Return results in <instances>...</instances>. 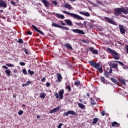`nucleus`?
Segmentation results:
<instances>
[{
    "mask_svg": "<svg viewBox=\"0 0 128 128\" xmlns=\"http://www.w3.org/2000/svg\"><path fill=\"white\" fill-rule=\"evenodd\" d=\"M88 62L92 68H96L98 70H99V72H100V74H102V67L100 66V63H96L94 62V60H90Z\"/></svg>",
    "mask_w": 128,
    "mask_h": 128,
    "instance_id": "nucleus-1",
    "label": "nucleus"
},
{
    "mask_svg": "<svg viewBox=\"0 0 128 128\" xmlns=\"http://www.w3.org/2000/svg\"><path fill=\"white\" fill-rule=\"evenodd\" d=\"M62 12L64 14H68V16H70L72 18H76V20H84V18L74 13H70V12H68L66 10H63Z\"/></svg>",
    "mask_w": 128,
    "mask_h": 128,
    "instance_id": "nucleus-2",
    "label": "nucleus"
},
{
    "mask_svg": "<svg viewBox=\"0 0 128 128\" xmlns=\"http://www.w3.org/2000/svg\"><path fill=\"white\" fill-rule=\"evenodd\" d=\"M107 50L108 52H110L112 56L114 58V60H120V56H118V54L116 52V50L110 48H107Z\"/></svg>",
    "mask_w": 128,
    "mask_h": 128,
    "instance_id": "nucleus-3",
    "label": "nucleus"
},
{
    "mask_svg": "<svg viewBox=\"0 0 128 128\" xmlns=\"http://www.w3.org/2000/svg\"><path fill=\"white\" fill-rule=\"evenodd\" d=\"M64 89L58 92H58H55L54 94V96H56V98H60V100H62L64 98Z\"/></svg>",
    "mask_w": 128,
    "mask_h": 128,
    "instance_id": "nucleus-4",
    "label": "nucleus"
},
{
    "mask_svg": "<svg viewBox=\"0 0 128 128\" xmlns=\"http://www.w3.org/2000/svg\"><path fill=\"white\" fill-rule=\"evenodd\" d=\"M68 114H71L72 116H78V114L76 112L74 111V110H68L66 112H64L63 114L64 116H68Z\"/></svg>",
    "mask_w": 128,
    "mask_h": 128,
    "instance_id": "nucleus-5",
    "label": "nucleus"
},
{
    "mask_svg": "<svg viewBox=\"0 0 128 128\" xmlns=\"http://www.w3.org/2000/svg\"><path fill=\"white\" fill-rule=\"evenodd\" d=\"M122 12V7L114 9V14L116 16H120Z\"/></svg>",
    "mask_w": 128,
    "mask_h": 128,
    "instance_id": "nucleus-6",
    "label": "nucleus"
},
{
    "mask_svg": "<svg viewBox=\"0 0 128 128\" xmlns=\"http://www.w3.org/2000/svg\"><path fill=\"white\" fill-rule=\"evenodd\" d=\"M71 30L74 34H86L84 30L80 29H72Z\"/></svg>",
    "mask_w": 128,
    "mask_h": 128,
    "instance_id": "nucleus-7",
    "label": "nucleus"
},
{
    "mask_svg": "<svg viewBox=\"0 0 128 128\" xmlns=\"http://www.w3.org/2000/svg\"><path fill=\"white\" fill-rule=\"evenodd\" d=\"M61 108L62 106H58V107L51 110L49 112L50 114H54V112H58L60 110V109Z\"/></svg>",
    "mask_w": 128,
    "mask_h": 128,
    "instance_id": "nucleus-8",
    "label": "nucleus"
},
{
    "mask_svg": "<svg viewBox=\"0 0 128 128\" xmlns=\"http://www.w3.org/2000/svg\"><path fill=\"white\" fill-rule=\"evenodd\" d=\"M6 6H8V5L6 3V2L3 0H0V7L6 8Z\"/></svg>",
    "mask_w": 128,
    "mask_h": 128,
    "instance_id": "nucleus-9",
    "label": "nucleus"
},
{
    "mask_svg": "<svg viewBox=\"0 0 128 128\" xmlns=\"http://www.w3.org/2000/svg\"><path fill=\"white\" fill-rule=\"evenodd\" d=\"M104 20H106L109 24H116V22H114V20H112L110 18L104 17Z\"/></svg>",
    "mask_w": 128,
    "mask_h": 128,
    "instance_id": "nucleus-10",
    "label": "nucleus"
},
{
    "mask_svg": "<svg viewBox=\"0 0 128 128\" xmlns=\"http://www.w3.org/2000/svg\"><path fill=\"white\" fill-rule=\"evenodd\" d=\"M89 50L91 52L94 54H98V50H94L92 47L90 48Z\"/></svg>",
    "mask_w": 128,
    "mask_h": 128,
    "instance_id": "nucleus-11",
    "label": "nucleus"
},
{
    "mask_svg": "<svg viewBox=\"0 0 128 128\" xmlns=\"http://www.w3.org/2000/svg\"><path fill=\"white\" fill-rule=\"evenodd\" d=\"M41 2L44 4L46 8H50V4L48 1L46 0H42Z\"/></svg>",
    "mask_w": 128,
    "mask_h": 128,
    "instance_id": "nucleus-12",
    "label": "nucleus"
},
{
    "mask_svg": "<svg viewBox=\"0 0 128 128\" xmlns=\"http://www.w3.org/2000/svg\"><path fill=\"white\" fill-rule=\"evenodd\" d=\"M119 28L120 30V32L122 34H126V30H124V28L122 25L119 26Z\"/></svg>",
    "mask_w": 128,
    "mask_h": 128,
    "instance_id": "nucleus-13",
    "label": "nucleus"
},
{
    "mask_svg": "<svg viewBox=\"0 0 128 128\" xmlns=\"http://www.w3.org/2000/svg\"><path fill=\"white\" fill-rule=\"evenodd\" d=\"M54 14H55V16H56V18H60L61 20H64V16L63 14L55 12H54Z\"/></svg>",
    "mask_w": 128,
    "mask_h": 128,
    "instance_id": "nucleus-14",
    "label": "nucleus"
},
{
    "mask_svg": "<svg viewBox=\"0 0 128 128\" xmlns=\"http://www.w3.org/2000/svg\"><path fill=\"white\" fill-rule=\"evenodd\" d=\"M122 14H128V7H122Z\"/></svg>",
    "mask_w": 128,
    "mask_h": 128,
    "instance_id": "nucleus-15",
    "label": "nucleus"
},
{
    "mask_svg": "<svg viewBox=\"0 0 128 128\" xmlns=\"http://www.w3.org/2000/svg\"><path fill=\"white\" fill-rule=\"evenodd\" d=\"M79 14L84 16H90V14L88 12H82V11L79 12Z\"/></svg>",
    "mask_w": 128,
    "mask_h": 128,
    "instance_id": "nucleus-16",
    "label": "nucleus"
},
{
    "mask_svg": "<svg viewBox=\"0 0 128 128\" xmlns=\"http://www.w3.org/2000/svg\"><path fill=\"white\" fill-rule=\"evenodd\" d=\"M65 22L68 24V26H73L72 22L71 20L70 19H66L64 20Z\"/></svg>",
    "mask_w": 128,
    "mask_h": 128,
    "instance_id": "nucleus-17",
    "label": "nucleus"
},
{
    "mask_svg": "<svg viewBox=\"0 0 128 128\" xmlns=\"http://www.w3.org/2000/svg\"><path fill=\"white\" fill-rule=\"evenodd\" d=\"M57 78L58 80H56V82H62V74H57Z\"/></svg>",
    "mask_w": 128,
    "mask_h": 128,
    "instance_id": "nucleus-18",
    "label": "nucleus"
},
{
    "mask_svg": "<svg viewBox=\"0 0 128 128\" xmlns=\"http://www.w3.org/2000/svg\"><path fill=\"white\" fill-rule=\"evenodd\" d=\"M64 6L66 8H68V10H72V6H70V4H68L66 3H64Z\"/></svg>",
    "mask_w": 128,
    "mask_h": 128,
    "instance_id": "nucleus-19",
    "label": "nucleus"
},
{
    "mask_svg": "<svg viewBox=\"0 0 128 128\" xmlns=\"http://www.w3.org/2000/svg\"><path fill=\"white\" fill-rule=\"evenodd\" d=\"M64 46L65 48H68L69 50H72V46L70 45V44L68 43H66L64 45Z\"/></svg>",
    "mask_w": 128,
    "mask_h": 128,
    "instance_id": "nucleus-20",
    "label": "nucleus"
},
{
    "mask_svg": "<svg viewBox=\"0 0 128 128\" xmlns=\"http://www.w3.org/2000/svg\"><path fill=\"white\" fill-rule=\"evenodd\" d=\"M78 106L82 110H86V106L82 103H78Z\"/></svg>",
    "mask_w": 128,
    "mask_h": 128,
    "instance_id": "nucleus-21",
    "label": "nucleus"
},
{
    "mask_svg": "<svg viewBox=\"0 0 128 128\" xmlns=\"http://www.w3.org/2000/svg\"><path fill=\"white\" fill-rule=\"evenodd\" d=\"M46 94L44 92H41L40 93V98H42V100H44V98H46Z\"/></svg>",
    "mask_w": 128,
    "mask_h": 128,
    "instance_id": "nucleus-22",
    "label": "nucleus"
},
{
    "mask_svg": "<svg viewBox=\"0 0 128 128\" xmlns=\"http://www.w3.org/2000/svg\"><path fill=\"white\" fill-rule=\"evenodd\" d=\"M112 126H114L116 128H118L120 126V124H118L116 122H114L112 124Z\"/></svg>",
    "mask_w": 128,
    "mask_h": 128,
    "instance_id": "nucleus-23",
    "label": "nucleus"
},
{
    "mask_svg": "<svg viewBox=\"0 0 128 128\" xmlns=\"http://www.w3.org/2000/svg\"><path fill=\"white\" fill-rule=\"evenodd\" d=\"M98 118H95L93 119L92 124H98Z\"/></svg>",
    "mask_w": 128,
    "mask_h": 128,
    "instance_id": "nucleus-24",
    "label": "nucleus"
},
{
    "mask_svg": "<svg viewBox=\"0 0 128 128\" xmlns=\"http://www.w3.org/2000/svg\"><path fill=\"white\" fill-rule=\"evenodd\" d=\"M52 26H54V28H62V26L58 25L56 23H52Z\"/></svg>",
    "mask_w": 128,
    "mask_h": 128,
    "instance_id": "nucleus-25",
    "label": "nucleus"
},
{
    "mask_svg": "<svg viewBox=\"0 0 128 128\" xmlns=\"http://www.w3.org/2000/svg\"><path fill=\"white\" fill-rule=\"evenodd\" d=\"M74 86H82V84H80V81H77L74 82Z\"/></svg>",
    "mask_w": 128,
    "mask_h": 128,
    "instance_id": "nucleus-26",
    "label": "nucleus"
},
{
    "mask_svg": "<svg viewBox=\"0 0 128 128\" xmlns=\"http://www.w3.org/2000/svg\"><path fill=\"white\" fill-rule=\"evenodd\" d=\"M110 68H118V64H110Z\"/></svg>",
    "mask_w": 128,
    "mask_h": 128,
    "instance_id": "nucleus-27",
    "label": "nucleus"
},
{
    "mask_svg": "<svg viewBox=\"0 0 128 128\" xmlns=\"http://www.w3.org/2000/svg\"><path fill=\"white\" fill-rule=\"evenodd\" d=\"M110 80H112V82H114V84H118V80L113 78H111Z\"/></svg>",
    "mask_w": 128,
    "mask_h": 128,
    "instance_id": "nucleus-28",
    "label": "nucleus"
},
{
    "mask_svg": "<svg viewBox=\"0 0 128 128\" xmlns=\"http://www.w3.org/2000/svg\"><path fill=\"white\" fill-rule=\"evenodd\" d=\"M66 88H67L68 90V92H70L72 90V88H70V84H66Z\"/></svg>",
    "mask_w": 128,
    "mask_h": 128,
    "instance_id": "nucleus-29",
    "label": "nucleus"
},
{
    "mask_svg": "<svg viewBox=\"0 0 128 128\" xmlns=\"http://www.w3.org/2000/svg\"><path fill=\"white\" fill-rule=\"evenodd\" d=\"M104 76H106V78H110V76H109L110 74L107 71L104 72Z\"/></svg>",
    "mask_w": 128,
    "mask_h": 128,
    "instance_id": "nucleus-30",
    "label": "nucleus"
},
{
    "mask_svg": "<svg viewBox=\"0 0 128 128\" xmlns=\"http://www.w3.org/2000/svg\"><path fill=\"white\" fill-rule=\"evenodd\" d=\"M75 24H76V26H80V28H82L84 26V24L80 22H74Z\"/></svg>",
    "mask_w": 128,
    "mask_h": 128,
    "instance_id": "nucleus-31",
    "label": "nucleus"
},
{
    "mask_svg": "<svg viewBox=\"0 0 128 128\" xmlns=\"http://www.w3.org/2000/svg\"><path fill=\"white\" fill-rule=\"evenodd\" d=\"M5 73H6V74H7V76H10V70H5Z\"/></svg>",
    "mask_w": 128,
    "mask_h": 128,
    "instance_id": "nucleus-32",
    "label": "nucleus"
},
{
    "mask_svg": "<svg viewBox=\"0 0 128 128\" xmlns=\"http://www.w3.org/2000/svg\"><path fill=\"white\" fill-rule=\"evenodd\" d=\"M100 80L102 82H103V84H104V82H106V78H104V76H101L100 78Z\"/></svg>",
    "mask_w": 128,
    "mask_h": 128,
    "instance_id": "nucleus-33",
    "label": "nucleus"
},
{
    "mask_svg": "<svg viewBox=\"0 0 128 128\" xmlns=\"http://www.w3.org/2000/svg\"><path fill=\"white\" fill-rule=\"evenodd\" d=\"M28 73L29 74H30V76H32V74H34V71H31L30 69H29L28 70Z\"/></svg>",
    "mask_w": 128,
    "mask_h": 128,
    "instance_id": "nucleus-34",
    "label": "nucleus"
},
{
    "mask_svg": "<svg viewBox=\"0 0 128 128\" xmlns=\"http://www.w3.org/2000/svg\"><path fill=\"white\" fill-rule=\"evenodd\" d=\"M114 62H118V64H121V66H124V64L120 61H114Z\"/></svg>",
    "mask_w": 128,
    "mask_h": 128,
    "instance_id": "nucleus-35",
    "label": "nucleus"
},
{
    "mask_svg": "<svg viewBox=\"0 0 128 128\" xmlns=\"http://www.w3.org/2000/svg\"><path fill=\"white\" fill-rule=\"evenodd\" d=\"M32 28L35 30H36V32H38V28L36 26L34 25H32Z\"/></svg>",
    "mask_w": 128,
    "mask_h": 128,
    "instance_id": "nucleus-36",
    "label": "nucleus"
},
{
    "mask_svg": "<svg viewBox=\"0 0 128 128\" xmlns=\"http://www.w3.org/2000/svg\"><path fill=\"white\" fill-rule=\"evenodd\" d=\"M119 80L121 84H126V81H124V80L120 79Z\"/></svg>",
    "mask_w": 128,
    "mask_h": 128,
    "instance_id": "nucleus-37",
    "label": "nucleus"
},
{
    "mask_svg": "<svg viewBox=\"0 0 128 128\" xmlns=\"http://www.w3.org/2000/svg\"><path fill=\"white\" fill-rule=\"evenodd\" d=\"M22 74H25V75L28 74V72H26V69L22 70Z\"/></svg>",
    "mask_w": 128,
    "mask_h": 128,
    "instance_id": "nucleus-38",
    "label": "nucleus"
},
{
    "mask_svg": "<svg viewBox=\"0 0 128 128\" xmlns=\"http://www.w3.org/2000/svg\"><path fill=\"white\" fill-rule=\"evenodd\" d=\"M22 114H24V111H22V110H21L18 112V114L19 116H22Z\"/></svg>",
    "mask_w": 128,
    "mask_h": 128,
    "instance_id": "nucleus-39",
    "label": "nucleus"
},
{
    "mask_svg": "<svg viewBox=\"0 0 128 128\" xmlns=\"http://www.w3.org/2000/svg\"><path fill=\"white\" fill-rule=\"evenodd\" d=\"M6 66H9V68L14 66L12 64H6Z\"/></svg>",
    "mask_w": 128,
    "mask_h": 128,
    "instance_id": "nucleus-40",
    "label": "nucleus"
},
{
    "mask_svg": "<svg viewBox=\"0 0 128 128\" xmlns=\"http://www.w3.org/2000/svg\"><path fill=\"white\" fill-rule=\"evenodd\" d=\"M62 28H60L62 30L63 28H64V30H70L69 28H68V27H64L62 26Z\"/></svg>",
    "mask_w": 128,
    "mask_h": 128,
    "instance_id": "nucleus-41",
    "label": "nucleus"
},
{
    "mask_svg": "<svg viewBox=\"0 0 128 128\" xmlns=\"http://www.w3.org/2000/svg\"><path fill=\"white\" fill-rule=\"evenodd\" d=\"M18 42V44H22V42H24V41L22 40V39H19Z\"/></svg>",
    "mask_w": 128,
    "mask_h": 128,
    "instance_id": "nucleus-42",
    "label": "nucleus"
},
{
    "mask_svg": "<svg viewBox=\"0 0 128 128\" xmlns=\"http://www.w3.org/2000/svg\"><path fill=\"white\" fill-rule=\"evenodd\" d=\"M62 123H60L58 126V128H62Z\"/></svg>",
    "mask_w": 128,
    "mask_h": 128,
    "instance_id": "nucleus-43",
    "label": "nucleus"
},
{
    "mask_svg": "<svg viewBox=\"0 0 128 128\" xmlns=\"http://www.w3.org/2000/svg\"><path fill=\"white\" fill-rule=\"evenodd\" d=\"M19 64H20V66H26V63L24 62H20L19 63Z\"/></svg>",
    "mask_w": 128,
    "mask_h": 128,
    "instance_id": "nucleus-44",
    "label": "nucleus"
},
{
    "mask_svg": "<svg viewBox=\"0 0 128 128\" xmlns=\"http://www.w3.org/2000/svg\"><path fill=\"white\" fill-rule=\"evenodd\" d=\"M30 84H32V82L30 81H28L26 82V86H30Z\"/></svg>",
    "mask_w": 128,
    "mask_h": 128,
    "instance_id": "nucleus-45",
    "label": "nucleus"
},
{
    "mask_svg": "<svg viewBox=\"0 0 128 128\" xmlns=\"http://www.w3.org/2000/svg\"><path fill=\"white\" fill-rule=\"evenodd\" d=\"M52 4H54V6H58V2H56V1H54L52 2Z\"/></svg>",
    "mask_w": 128,
    "mask_h": 128,
    "instance_id": "nucleus-46",
    "label": "nucleus"
},
{
    "mask_svg": "<svg viewBox=\"0 0 128 128\" xmlns=\"http://www.w3.org/2000/svg\"><path fill=\"white\" fill-rule=\"evenodd\" d=\"M24 52L26 54H28V50L24 48Z\"/></svg>",
    "mask_w": 128,
    "mask_h": 128,
    "instance_id": "nucleus-47",
    "label": "nucleus"
},
{
    "mask_svg": "<svg viewBox=\"0 0 128 128\" xmlns=\"http://www.w3.org/2000/svg\"><path fill=\"white\" fill-rule=\"evenodd\" d=\"M26 34H28L31 35L32 34V32H30V31H26Z\"/></svg>",
    "mask_w": 128,
    "mask_h": 128,
    "instance_id": "nucleus-48",
    "label": "nucleus"
},
{
    "mask_svg": "<svg viewBox=\"0 0 128 128\" xmlns=\"http://www.w3.org/2000/svg\"><path fill=\"white\" fill-rule=\"evenodd\" d=\"M10 4H12L13 6H16V2H14V1H11Z\"/></svg>",
    "mask_w": 128,
    "mask_h": 128,
    "instance_id": "nucleus-49",
    "label": "nucleus"
},
{
    "mask_svg": "<svg viewBox=\"0 0 128 128\" xmlns=\"http://www.w3.org/2000/svg\"><path fill=\"white\" fill-rule=\"evenodd\" d=\"M2 68H4L5 70H8V66H2Z\"/></svg>",
    "mask_w": 128,
    "mask_h": 128,
    "instance_id": "nucleus-50",
    "label": "nucleus"
},
{
    "mask_svg": "<svg viewBox=\"0 0 128 128\" xmlns=\"http://www.w3.org/2000/svg\"><path fill=\"white\" fill-rule=\"evenodd\" d=\"M46 86L48 88L50 86V82H46Z\"/></svg>",
    "mask_w": 128,
    "mask_h": 128,
    "instance_id": "nucleus-51",
    "label": "nucleus"
},
{
    "mask_svg": "<svg viewBox=\"0 0 128 128\" xmlns=\"http://www.w3.org/2000/svg\"><path fill=\"white\" fill-rule=\"evenodd\" d=\"M90 104H92V106H94V104H96V102H94V100L91 101Z\"/></svg>",
    "mask_w": 128,
    "mask_h": 128,
    "instance_id": "nucleus-52",
    "label": "nucleus"
},
{
    "mask_svg": "<svg viewBox=\"0 0 128 128\" xmlns=\"http://www.w3.org/2000/svg\"><path fill=\"white\" fill-rule=\"evenodd\" d=\"M38 32H39L40 34H44L40 30H38L37 31Z\"/></svg>",
    "mask_w": 128,
    "mask_h": 128,
    "instance_id": "nucleus-53",
    "label": "nucleus"
},
{
    "mask_svg": "<svg viewBox=\"0 0 128 128\" xmlns=\"http://www.w3.org/2000/svg\"><path fill=\"white\" fill-rule=\"evenodd\" d=\"M46 80V77H44L41 80V81L42 82H44Z\"/></svg>",
    "mask_w": 128,
    "mask_h": 128,
    "instance_id": "nucleus-54",
    "label": "nucleus"
},
{
    "mask_svg": "<svg viewBox=\"0 0 128 128\" xmlns=\"http://www.w3.org/2000/svg\"><path fill=\"white\" fill-rule=\"evenodd\" d=\"M102 116H104V114H105V112L104 111H102L101 113Z\"/></svg>",
    "mask_w": 128,
    "mask_h": 128,
    "instance_id": "nucleus-55",
    "label": "nucleus"
},
{
    "mask_svg": "<svg viewBox=\"0 0 128 128\" xmlns=\"http://www.w3.org/2000/svg\"><path fill=\"white\" fill-rule=\"evenodd\" d=\"M22 86L23 88H24V86H28V85H26V84H22Z\"/></svg>",
    "mask_w": 128,
    "mask_h": 128,
    "instance_id": "nucleus-56",
    "label": "nucleus"
},
{
    "mask_svg": "<svg viewBox=\"0 0 128 128\" xmlns=\"http://www.w3.org/2000/svg\"><path fill=\"white\" fill-rule=\"evenodd\" d=\"M109 74H112V68H110V70L109 71Z\"/></svg>",
    "mask_w": 128,
    "mask_h": 128,
    "instance_id": "nucleus-57",
    "label": "nucleus"
},
{
    "mask_svg": "<svg viewBox=\"0 0 128 128\" xmlns=\"http://www.w3.org/2000/svg\"><path fill=\"white\" fill-rule=\"evenodd\" d=\"M126 54H128V45L126 46Z\"/></svg>",
    "mask_w": 128,
    "mask_h": 128,
    "instance_id": "nucleus-58",
    "label": "nucleus"
},
{
    "mask_svg": "<svg viewBox=\"0 0 128 128\" xmlns=\"http://www.w3.org/2000/svg\"><path fill=\"white\" fill-rule=\"evenodd\" d=\"M97 2H98L99 4H102V2H100V1H97Z\"/></svg>",
    "mask_w": 128,
    "mask_h": 128,
    "instance_id": "nucleus-59",
    "label": "nucleus"
},
{
    "mask_svg": "<svg viewBox=\"0 0 128 128\" xmlns=\"http://www.w3.org/2000/svg\"><path fill=\"white\" fill-rule=\"evenodd\" d=\"M88 24V22L85 21L84 22V26H86V24Z\"/></svg>",
    "mask_w": 128,
    "mask_h": 128,
    "instance_id": "nucleus-60",
    "label": "nucleus"
},
{
    "mask_svg": "<svg viewBox=\"0 0 128 128\" xmlns=\"http://www.w3.org/2000/svg\"><path fill=\"white\" fill-rule=\"evenodd\" d=\"M14 73L18 72V70L16 69H14Z\"/></svg>",
    "mask_w": 128,
    "mask_h": 128,
    "instance_id": "nucleus-61",
    "label": "nucleus"
},
{
    "mask_svg": "<svg viewBox=\"0 0 128 128\" xmlns=\"http://www.w3.org/2000/svg\"><path fill=\"white\" fill-rule=\"evenodd\" d=\"M90 100L91 102L94 101V100L92 99V97H91V98H90Z\"/></svg>",
    "mask_w": 128,
    "mask_h": 128,
    "instance_id": "nucleus-62",
    "label": "nucleus"
},
{
    "mask_svg": "<svg viewBox=\"0 0 128 128\" xmlns=\"http://www.w3.org/2000/svg\"><path fill=\"white\" fill-rule=\"evenodd\" d=\"M0 12H4V10H0Z\"/></svg>",
    "mask_w": 128,
    "mask_h": 128,
    "instance_id": "nucleus-63",
    "label": "nucleus"
},
{
    "mask_svg": "<svg viewBox=\"0 0 128 128\" xmlns=\"http://www.w3.org/2000/svg\"><path fill=\"white\" fill-rule=\"evenodd\" d=\"M86 96H90V93L88 92V93L86 94Z\"/></svg>",
    "mask_w": 128,
    "mask_h": 128,
    "instance_id": "nucleus-64",
    "label": "nucleus"
}]
</instances>
